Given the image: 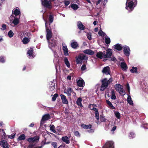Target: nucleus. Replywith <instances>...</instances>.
<instances>
[{"label":"nucleus","mask_w":148,"mask_h":148,"mask_svg":"<svg viewBox=\"0 0 148 148\" xmlns=\"http://www.w3.org/2000/svg\"><path fill=\"white\" fill-rule=\"evenodd\" d=\"M104 58L110 57L112 54V51L111 49H108L106 50V52L104 51Z\"/></svg>","instance_id":"nucleus-12"},{"label":"nucleus","mask_w":148,"mask_h":148,"mask_svg":"<svg viewBox=\"0 0 148 148\" xmlns=\"http://www.w3.org/2000/svg\"><path fill=\"white\" fill-rule=\"evenodd\" d=\"M95 106H96V105L91 104L89 105V108L91 110H93L95 111V116L97 120L98 121L99 119V113L98 110L95 107Z\"/></svg>","instance_id":"nucleus-6"},{"label":"nucleus","mask_w":148,"mask_h":148,"mask_svg":"<svg viewBox=\"0 0 148 148\" xmlns=\"http://www.w3.org/2000/svg\"><path fill=\"white\" fill-rule=\"evenodd\" d=\"M20 15L19 16V18L14 17L12 15H11L9 18L10 23L12 26L17 25L19 23V18H20Z\"/></svg>","instance_id":"nucleus-4"},{"label":"nucleus","mask_w":148,"mask_h":148,"mask_svg":"<svg viewBox=\"0 0 148 148\" xmlns=\"http://www.w3.org/2000/svg\"><path fill=\"white\" fill-rule=\"evenodd\" d=\"M102 72L106 75L110 74V68L108 66L104 67L102 71Z\"/></svg>","instance_id":"nucleus-18"},{"label":"nucleus","mask_w":148,"mask_h":148,"mask_svg":"<svg viewBox=\"0 0 148 148\" xmlns=\"http://www.w3.org/2000/svg\"><path fill=\"white\" fill-rule=\"evenodd\" d=\"M0 145L3 148H9L8 143L5 140H3L1 141H0Z\"/></svg>","instance_id":"nucleus-13"},{"label":"nucleus","mask_w":148,"mask_h":148,"mask_svg":"<svg viewBox=\"0 0 148 148\" xmlns=\"http://www.w3.org/2000/svg\"><path fill=\"white\" fill-rule=\"evenodd\" d=\"M105 42L107 44H108L110 42V38L108 36L105 37Z\"/></svg>","instance_id":"nucleus-38"},{"label":"nucleus","mask_w":148,"mask_h":148,"mask_svg":"<svg viewBox=\"0 0 148 148\" xmlns=\"http://www.w3.org/2000/svg\"><path fill=\"white\" fill-rule=\"evenodd\" d=\"M71 89L70 88H68L66 90L64 91V93H66L68 96L71 95Z\"/></svg>","instance_id":"nucleus-34"},{"label":"nucleus","mask_w":148,"mask_h":148,"mask_svg":"<svg viewBox=\"0 0 148 148\" xmlns=\"http://www.w3.org/2000/svg\"><path fill=\"white\" fill-rule=\"evenodd\" d=\"M81 127L84 129H90L89 130H88V132L89 133H92L94 132V130L93 129H91L92 125H86L84 124H82L81 125Z\"/></svg>","instance_id":"nucleus-9"},{"label":"nucleus","mask_w":148,"mask_h":148,"mask_svg":"<svg viewBox=\"0 0 148 148\" xmlns=\"http://www.w3.org/2000/svg\"><path fill=\"white\" fill-rule=\"evenodd\" d=\"M51 145L54 148H57L58 145L56 142H53L51 143Z\"/></svg>","instance_id":"nucleus-51"},{"label":"nucleus","mask_w":148,"mask_h":148,"mask_svg":"<svg viewBox=\"0 0 148 148\" xmlns=\"http://www.w3.org/2000/svg\"><path fill=\"white\" fill-rule=\"evenodd\" d=\"M25 136L24 134H22L20 135L18 138V140H23L25 139Z\"/></svg>","instance_id":"nucleus-37"},{"label":"nucleus","mask_w":148,"mask_h":148,"mask_svg":"<svg viewBox=\"0 0 148 148\" xmlns=\"http://www.w3.org/2000/svg\"><path fill=\"white\" fill-rule=\"evenodd\" d=\"M14 135H8V138L12 139L14 137Z\"/></svg>","instance_id":"nucleus-58"},{"label":"nucleus","mask_w":148,"mask_h":148,"mask_svg":"<svg viewBox=\"0 0 148 148\" xmlns=\"http://www.w3.org/2000/svg\"><path fill=\"white\" fill-rule=\"evenodd\" d=\"M135 136V134L133 132H130L129 134V137L130 139L132 138Z\"/></svg>","instance_id":"nucleus-42"},{"label":"nucleus","mask_w":148,"mask_h":148,"mask_svg":"<svg viewBox=\"0 0 148 148\" xmlns=\"http://www.w3.org/2000/svg\"><path fill=\"white\" fill-rule=\"evenodd\" d=\"M101 0H98L96 2V5H97L99 4L100 2L101 1Z\"/></svg>","instance_id":"nucleus-62"},{"label":"nucleus","mask_w":148,"mask_h":148,"mask_svg":"<svg viewBox=\"0 0 148 148\" xmlns=\"http://www.w3.org/2000/svg\"><path fill=\"white\" fill-rule=\"evenodd\" d=\"M60 97L63 103L65 104H67L68 103V102L64 95L61 94Z\"/></svg>","instance_id":"nucleus-21"},{"label":"nucleus","mask_w":148,"mask_h":148,"mask_svg":"<svg viewBox=\"0 0 148 148\" xmlns=\"http://www.w3.org/2000/svg\"><path fill=\"white\" fill-rule=\"evenodd\" d=\"M43 18L45 22V27L46 32V38L49 44V47L50 48L55 46L56 45V41L53 38H52V34L50 27V24L52 23L53 20V17L51 15H50L49 17V21L50 23L46 20L43 16Z\"/></svg>","instance_id":"nucleus-1"},{"label":"nucleus","mask_w":148,"mask_h":148,"mask_svg":"<svg viewBox=\"0 0 148 148\" xmlns=\"http://www.w3.org/2000/svg\"><path fill=\"white\" fill-rule=\"evenodd\" d=\"M127 89L128 91V92H129V94L128 95H130V86H129V85L128 84H127Z\"/></svg>","instance_id":"nucleus-57"},{"label":"nucleus","mask_w":148,"mask_h":148,"mask_svg":"<svg viewBox=\"0 0 148 148\" xmlns=\"http://www.w3.org/2000/svg\"><path fill=\"white\" fill-rule=\"evenodd\" d=\"M112 82V79L110 78L108 79L106 78H105L102 80V85L105 86L107 87L108 85Z\"/></svg>","instance_id":"nucleus-7"},{"label":"nucleus","mask_w":148,"mask_h":148,"mask_svg":"<svg viewBox=\"0 0 148 148\" xmlns=\"http://www.w3.org/2000/svg\"><path fill=\"white\" fill-rule=\"evenodd\" d=\"M74 133L75 135L77 137H79L80 136V134L78 131H75Z\"/></svg>","instance_id":"nucleus-52"},{"label":"nucleus","mask_w":148,"mask_h":148,"mask_svg":"<svg viewBox=\"0 0 148 148\" xmlns=\"http://www.w3.org/2000/svg\"><path fill=\"white\" fill-rule=\"evenodd\" d=\"M106 102L107 104L109 106V108L112 109H115V107L113 106L112 103H111L110 101H109L108 100H106Z\"/></svg>","instance_id":"nucleus-36"},{"label":"nucleus","mask_w":148,"mask_h":148,"mask_svg":"<svg viewBox=\"0 0 148 148\" xmlns=\"http://www.w3.org/2000/svg\"><path fill=\"white\" fill-rule=\"evenodd\" d=\"M2 28H1V30H4L6 29L7 26L5 24H3L1 26Z\"/></svg>","instance_id":"nucleus-49"},{"label":"nucleus","mask_w":148,"mask_h":148,"mask_svg":"<svg viewBox=\"0 0 148 148\" xmlns=\"http://www.w3.org/2000/svg\"><path fill=\"white\" fill-rule=\"evenodd\" d=\"M29 41L30 39L26 37L24 38L22 40L24 44H27Z\"/></svg>","instance_id":"nucleus-32"},{"label":"nucleus","mask_w":148,"mask_h":148,"mask_svg":"<svg viewBox=\"0 0 148 148\" xmlns=\"http://www.w3.org/2000/svg\"><path fill=\"white\" fill-rule=\"evenodd\" d=\"M62 140L66 144H68L70 143V141L68 137L64 136L62 137Z\"/></svg>","instance_id":"nucleus-27"},{"label":"nucleus","mask_w":148,"mask_h":148,"mask_svg":"<svg viewBox=\"0 0 148 148\" xmlns=\"http://www.w3.org/2000/svg\"><path fill=\"white\" fill-rule=\"evenodd\" d=\"M54 56L55 57L57 58L58 57V56L57 54V53L56 52L54 51Z\"/></svg>","instance_id":"nucleus-61"},{"label":"nucleus","mask_w":148,"mask_h":148,"mask_svg":"<svg viewBox=\"0 0 148 148\" xmlns=\"http://www.w3.org/2000/svg\"><path fill=\"white\" fill-rule=\"evenodd\" d=\"M5 62V58L4 56H1L0 57V62L1 63H4Z\"/></svg>","instance_id":"nucleus-50"},{"label":"nucleus","mask_w":148,"mask_h":148,"mask_svg":"<svg viewBox=\"0 0 148 148\" xmlns=\"http://www.w3.org/2000/svg\"><path fill=\"white\" fill-rule=\"evenodd\" d=\"M33 53V49L32 48H30L27 52V54L28 55V57L29 58H32L34 57Z\"/></svg>","instance_id":"nucleus-17"},{"label":"nucleus","mask_w":148,"mask_h":148,"mask_svg":"<svg viewBox=\"0 0 148 148\" xmlns=\"http://www.w3.org/2000/svg\"><path fill=\"white\" fill-rule=\"evenodd\" d=\"M50 130L54 133H56V131L55 129V127L54 125H51L50 126Z\"/></svg>","instance_id":"nucleus-39"},{"label":"nucleus","mask_w":148,"mask_h":148,"mask_svg":"<svg viewBox=\"0 0 148 148\" xmlns=\"http://www.w3.org/2000/svg\"><path fill=\"white\" fill-rule=\"evenodd\" d=\"M114 47L115 49L119 51L121 50L123 48L122 45L119 44H116L114 45Z\"/></svg>","instance_id":"nucleus-24"},{"label":"nucleus","mask_w":148,"mask_h":148,"mask_svg":"<svg viewBox=\"0 0 148 148\" xmlns=\"http://www.w3.org/2000/svg\"><path fill=\"white\" fill-rule=\"evenodd\" d=\"M116 126H114L113 127H112V129L111 130V131L113 132L114 131L116 130Z\"/></svg>","instance_id":"nucleus-60"},{"label":"nucleus","mask_w":148,"mask_h":148,"mask_svg":"<svg viewBox=\"0 0 148 148\" xmlns=\"http://www.w3.org/2000/svg\"><path fill=\"white\" fill-rule=\"evenodd\" d=\"M115 88L116 90L118 91L121 95H124L125 94V91L123 90V86L120 84H116L115 86Z\"/></svg>","instance_id":"nucleus-5"},{"label":"nucleus","mask_w":148,"mask_h":148,"mask_svg":"<svg viewBox=\"0 0 148 148\" xmlns=\"http://www.w3.org/2000/svg\"><path fill=\"white\" fill-rule=\"evenodd\" d=\"M100 120L101 122H105L106 120V119L104 117L101 116L100 117Z\"/></svg>","instance_id":"nucleus-53"},{"label":"nucleus","mask_w":148,"mask_h":148,"mask_svg":"<svg viewBox=\"0 0 148 148\" xmlns=\"http://www.w3.org/2000/svg\"><path fill=\"white\" fill-rule=\"evenodd\" d=\"M71 76L70 75H69L67 77V79L69 80H70L71 79Z\"/></svg>","instance_id":"nucleus-63"},{"label":"nucleus","mask_w":148,"mask_h":148,"mask_svg":"<svg viewBox=\"0 0 148 148\" xmlns=\"http://www.w3.org/2000/svg\"><path fill=\"white\" fill-rule=\"evenodd\" d=\"M107 87H106L104 86L101 85V88H100V90L101 91H104L107 88Z\"/></svg>","instance_id":"nucleus-55"},{"label":"nucleus","mask_w":148,"mask_h":148,"mask_svg":"<svg viewBox=\"0 0 148 148\" xmlns=\"http://www.w3.org/2000/svg\"><path fill=\"white\" fill-rule=\"evenodd\" d=\"M64 61L67 67L69 68H70V64L69 61L68 59L66 57L64 58Z\"/></svg>","instance_id":"nucleus-29"},{"label":"nucleus","mask_w":148,"mask_h":148,"mask_svg":"<svg viewBox=\"0 0 148 148\" xmlns=\"http://www.w3.org/2000/svg\"><path fill=\"white\" fill-rule=\"evenodd\" d=\"M71 7L74 10H77L78 8V5L75 4H71Z\"/></svg>","instance_id":"nucleus-40"},{"label":"nucleus","mask_w":148,"mask_h":148,"mask_svg":"<svg viewBox=\"0 0 148 148\" xmlns=\"http://www.w3.org/2000/svg\"><path fill=\"white\" fill-rule=\"evenodd\" d=\"M114 114L116 117L118 119H119L120 117V114L118 112H114Z\"/></svg>","instance_id":"nucleus-43"},{"label":"nucleus","mask_w":148,"mask_h":148,"mask_svg":"<svg viewBox=\"0 0 148 148\" xmlns=\"http://www.w3.org/2000/svg\"><path fill=\"white\" fill-rule=\"evenodd\" d=\"M78 0H73L72 1V2L73 3H77Z\"/></svg>","instance_id":"nucleus-64"},{"label":"nucleus","mask_w":148,"mask_h":148,"mask_svg":"<svg viewBox=\"0 0 148 148\" xmlns=\"http://www.w3.org/2000/svg\"><path fill=\"white\" fill-rule=\"evenodd\" d=\"M96 57L98 58L102 59L104 58V54L103 52L101 51L98 52L96 54Z\"/></svg>","instance_id":"nucleus-20"},{"label":"nucleus","mask_w":148,"mask_h":148,"mask_svg":"<svg viewBox=\"0 0 148 148\" xmlns=\"http://www.w3.org/2000/svg\"><path fill=\"white\" fill-rule=\"evenodd\" d=\"M58 96V95L57 94H55L53 96L52 99V101H55Z\"/></svg>","instance_id":"nucleus-44"},{"label":"nucleus","mask_w":148,"mask_h":148,"mask_svg":"<svg viewBox=\"0 0 148 148\" xmlns=\"http://www.w3.org/2000/svg\"><path fill=\"white\" fill-rule=\"evenodd\" d=\"M14 34L12 31L10 30L8 33V35L9 37L11 38L13 36Z\"/></svg>","instance_id":"nucleus-45"},{"label":"nucleus","mask_w":148,"mask_h":148,"mask_svg":"<svg viewBox=\"0 0 148 148\" xmlns=\"http://www.w3.org/2000/svg\"><path fill=\"white\" fill-rule=\"evenodd\" d=\"M86 36L88 39L89 40L92 39L91 34V33H88L86 34Z\"/></svg>","instance_id":"nucleus-47"},{"label":"nucleus","mask_w":148,"mask_h":148,"mask_svg":"<svg viewBox=\"0 0 148 148\" xmlns=\"http://www.w3.org/2000/svg\"><path fill=\"white\" fill-rule=\"evenodd\" d=\"M86 69V65L85 64H83L81 67V70L83 71Z\"/></svg>","instance_id":"nucleus-56"},{"label":"nucleus","mask_w":148,"mask_h":148,"mask_svg":"<svg viewBox=\"0 0 148 148\" xmlns=\"http://www.w3.org/2000/svg\"><path fill=\"white\" fill-rule=\"evenodd\" d=\"M38 137L36 136L33 138H29L27 139V140L30 143H34L38 141Z\"/></svg>","instance_id":"nucleus-15"},{"label":"nucleus","mask_w":148,"mask_h":148,"mask_svg":"<svg viewBox=\"0 0 148 148\" xmlns=\"http://www.w3.org/2000/svg\"><path fill=\"white\" fill-rule=\"evenodd\" d=\"M24 36H28L29 37L31 35V34L29 32H24L23 33Z\"/></svg>","instance_id":"nucleus-54"},{"label":"nucleus","mask_w":148,"mask_h":148,"mask_svg":"<svg viewBox=\"0 0 148 148\" xmlns=\"http://www.w3.org/2000/svg\"><path fill=\"white\" fill-rule=\"evenodd\" d=\"M62 49L64 52V55L65 56H68L69 53L68 52V49L66 45L64 43L62 44Z\"/></svg>","instance_id":"nucleus-14"},{"label":"nucleus","mask_w":148,"mask_h":148,"mask_svg":"<svg viewBox=\"0 0 148 148\" xmlns=\"http://www.w3.org/2000/svg\"><path fill=\"white\" fill-rule=\"evenodd\" d=\"M71 1L69 0H65L64 1V3L65 5H68L71 3Z\"/></svg>","instance_id":"nucleus-46"},{"label":"nucleus","mask_w":148,"mask_h":148,"mask_svg":"<svg viewBox=\"0 0 148 148\" xmlns=\"http://www.w3.org/2000/svg\"><path fill=\"white\" fill-rule=\"evenodd\" d=\"M83 52L89 55H92L94 53V51L90 49H87L83 51Z\"/></svg>","instance_id":"nucleus-22"},{"label":"nucleus","mask_w":148,"mask_h":148,"mask_svg":"<svg viewBox=\"0 0 148 148\" xmlns=\"http://www.w3.org/2000/svg\"><path fill=\"white\" fill-rule=\"evenodd\" d=\"M49 89L50 91H52L55 89V84L53 82H51L50 85L49 86Z\"/></svg>","instance_id":"nucleus-31"},{"label":"nucleus","mask_w":148,"mask_h":148,"mask_svg":"<svg viewBox=\"0 0 148 148\" xmlns=\"http://www.w3.org/2000/svg\"><path fill=\"white\" fill-rule=\"evenodd\" d=\"M130 72L132 73H137V68L136 67H132V68L130 70Z\"/></svg>","instance_id":"nucleus-35"},{"label":"nucleus","mask_w":148,"mask_h":148,"mask_svg":"<svg viewBox=\"0 0 148 148\" xmlns=\"http://www.w3.org/2000/svg\"><path fill=\"white\" fill-rule=\"evenodd\" d=\"M111 98L112 99H116V97L115 95V92L113 90H112L111 91Z\"/></svg>","instance_id":"nucleus-41"},{"label":"nucleus","mask_w":148,"mask_h":148,"mask_svg":"<svg viewBox=\"0 0 148 148\" xmlns=\"http://www.w3.org/2000/svg\"><path fill=\"white\" fill-rule=\"evenodd\" d=\"M0 134L1 136L2 139H5L6 138V134L3 129L0 130Z\"/></svg>","instance_id":"nucleus-26"},{"label":"nucleus","mask_w":148,"mask_h":148,"mask_svg":"<svg viewBox=\"0 0 148 148\" xmlns=\"http://www.w3.org/2000/svg\"><path fill=\"white\" fill-rule=\"evenodd\" d=\"M12 13L15 15V16L19 15L20 14V12L19 9L17 8H14L12 10Z\"/></svg>","instance_id":"nucleus-19"},{"label":"nucleus","mask_w":148,"mask_h":148,"mask_svg":"<svg viewBox=\"0 0 148 148\" xmlns=\"http://www.w3.org/2000/svg\"><path fill=\"white\" fill-rule=\"evenodd\" d=\"M98 34L100 36H104L105 35V34L101 30L99 32Z\"/></svg>","instance_id":"nucleus-48"},{"label":"nucleus","mask_w":148,"mask_h":148,"mask_svg":"<svg viewBox=\"0 0 148 148\" xmlns=\"http://www.w3.org/2000/svg\"><path fill=\"white\" fill-rule=\"evenodd\" d=\"M77 64H82L83 61H87L88 59V57L84 54H79L75 58Z\"/></svg>","instance_id":"nucleus-3"},{"label":"nucleus","mask_w":148,"mask_h":148,"mask_svg":"<svg viewBox=\"0 0 148 148\" xmlns=\"http://www.w3.org/2000/svg\"><path fill=\"white\" fill-rule=\"evenodd\" d=\"M77 26L78 28L81 30H84L85 29V26L82 24L81 22L80 21L78 22L77 23Z\"/></svg>","instance_id":"nucleus-23"},{"label":"nucleus","mask_w":148,"mask_h":148,"mask_svg":"<svg viewBox=\"0 0 148 148\" xmlns=\"http://www.w3.org/2000/svg\"><path fill=\"white\" fill-rule=\"evenodd\" d=\"M71 47L74 49L76 48L78 46V45L76 41H72L71 43Z\"/></svg>","instance_id":"nucleus-25"},{"label":"nucleus","mask_w":148,"mask_h":148,"mask_svg":"<svg viewBox=\"0 0 148 148\" xmlns=\"http://www.w3.org/2000/svg\"><path fill=\"white\" fill-rule=\"evenodd\" d=\"M28 148H34V145L30 144L28 147Z\"/></svg>","instance_id":"nucleus-59"},{"label":"nucleus","mask_w":148,"mask_h":148,"mask_svg":"<svg viewBox=\"0 0 148 148\" xmlns=\"http://www.w3.org/2000/svg\"><path fill=\"white\" fill-rule=\"evenodd\" d=\"M50 116L49 114L44 115L42 117L40 121V125H42L45 123V121L50 119Z\"/></svg>","instance_id":"nucleus-10"},{"label":"nucleus","mask_w":148,"mask_h":148,"mask_svg":"<svg viewBox=\"0 0 148 148\" xmlns=\"http://www.w3.org/2000/svg\"><path fill=\"white\" fill-rule=\"evenodd\" d=\"M136 0H127L125 8L129 12L133 10L136 5Z\"/></svg>","instance_id":"nucleus-2"},{"label":"nucleus","mask_w":148,"mask_h":148,"mask_svg":"<svg viewBox=\"0 0 148 148\" xmlns=\"http://www.w3.org/2000/svg\"><path fill=\"white\" fill-rule=\"evenodd\" d=\"M82 99L81 98L79 97L77 99L76 103L77 105L82 107Z\"/></svg>","instance_id":"nucleus-30"},{"label":"nucleus","mask_w":148,"mask_h":148,"mask_svg":"<svg viewBox=\"0 0 148 148\" xmlns=\"http://www.w3.org/2000/svg\"><path fill=\"white\" fill-rule=\"evenodd\" d=\"M123 52L124 54L126 56H129L130 53V50L129 47L125 45L123 46Z\"/></svg>","instance_id":"nucleus-8"},{"label":"nucleus","mask_w":148,"mask_h":148,"mask_svg":"<svg viewBox=\"0 0 148 148\" xmlns=\"http://www.w3.org/2000/svg\"><path fill=\"white\" fill-rule=\"evenodd\" d=\"M121 66L123 70H125L127 69V66L126 64L124 62H121Z\"/></svg>","instance_id":"nucleus-33"},{"label":"nucleus","mask_w":148,"mask_h":148,"mask_svg":"<svg viewBox=\"0 0 148 148\" xmlns=\"http://www.w3.org/2000/svg\"><path fill=\"white\" fill-rule=\"evenodd\" d=\"M113 142L111 141H108L106 143L103 148H114Z\"/></svg>","instance_id":"nucleus-11"},{"label":"nucleus","mask_w":148,"mask_h":148,"mask_svg":"<svg viewBox=\"0 0 148 148\" xmlns=\"http://www.w3.org/2000/svg\"><path fill=\"white\" fill-rule=\"evenodd\" d=\"M127 101L128 103L131 105L133 104V103L132 100V98L130 95H128V97L127 98Z\"/></svg>","instance_id":"nucleus-28"},{"label":"nucleus","mask_w":148,"mask_h":148,"mask_svg":"<svg viewBox=\"0 0 148 148\" xmlns=\"http://www.w3.org/2000/svg\"><path fill=\"white\" fill-rule=\"evenodd\" d=\"M77 84L78 86L80 87H83L85 85L84 82L82 79H79L77 81Z\"/></svg>","instance_id":"nucleus-16"}]
</instances>
